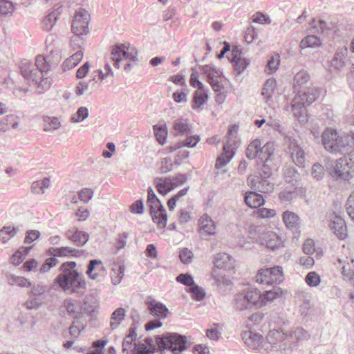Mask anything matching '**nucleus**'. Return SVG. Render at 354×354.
<instances>
[{"mask_svg": "<svg viewBox=\"0 0 354 354\" xmlns=\"http://www.w3.org/2000/svg\"><path fill=\"white\" fill-rule=\"evenodd\" d=\"M75 268L76 263L73 261L64 263L60 268L62 273L55 278L53 284L58 285L64 291L82 293L86 289V283Z\"/></svg>", "mask_w": 354, "mask_h": 354, "instance_id": "nucleus-1", "label": "nucleus"}, {"mask_svg": "<svg viewBox=\"0 0 354 354\" xmlns=\"http://www.w3.org/2000/svg\"><path fill=\"white\" fill-rule=\"evenodd\" d=\"M320 90L316 87H308L298 92L292 102L294 115L300 122H306L305 106L313 103L319 96Z\"/></svg>", "mask_w": 354, "mask_h": 354, "instance_id": "nucleus-2", "label": "nucleus"}, {"mask_svg": "<svg viewBox=\"0 0 354 354\" xmlns=\"http://www.w3.org/2000/svg\"><path fill=\"white\" fill-rule=\"evenodd\" d=\"M234 303L236 309L240 311L261 308L263 307L261 292L255 288H248L235 295Z\"/></svg>", "mask_w": 354, "mask_h": 354, "instance_id": "nucleus-3", "label": "nucleus"}, {"mask_svg": "<svg viewBox=\"0 0 354 354\" xmlns=\"http://www.w3.org/2000/svg\"><path fill=\"white\" fill-rule=\"evenodd\" d=\"M213 264L212 277L217 285L228 284L230 279L225 272L234 268V261L232 257L226 253L216 254L214 257Z\"/></svg>", "mask_w": 354, "mask_h": 354, "instance_id": "nucleus-4", "label": "nucleus"}, {"mask_svg": "<svg viewBox=\"0 0 354 354\" xmlns=\"http://www.w3.org/2000/svg\"><path fill=\"white\" fill-rule=\"evenodd\" d=\"M238 129L239 127L236 125L230 127L226 140L223 143V152L216 159V169H220L223 168L233 158L236 149L239 145V140L237 138Z\"/></svg>", "mask_w": 354, "mask_h": 354, "instance_id": "nucleus-5", "label": "nucleus"}, {"mask_svg": "<svg viewBox=\"0 0 354 354\" xmlns=\"http://www.w3.org/2000/svg\"><path fill=\"white\" fill-rule=\"evenodd\" d=\"M138 52L136 48L129 43L117 44L113 46L111 59L113 62V65L118 68L122 62H127L124 65V70L129 71L131 65L129 62L137 60Z\"/></svg>", "mask_w": 354, "mask_h": 354, "instance_id": "nucleus-6", "label": "nucleus"}, {"mask_svg": "<svg viewBox=\"0 0 354 354\" xmlns=\"http://www.w3.org/2000/svg\"><path fill=\"white\" fill-rule=\"evenodd\" d=\"M322 143L326 151L331 153H342L348 145V136L332 129H326L322 133Z\"/></svg>", "mask_w": 354, "mask_h": 354, "instance_id": "nucleus-7", "label": "nucleus"}, {"mask_svg": "<svg viewBox=\"0 0 354 354\" xmlns=\"http://www.w3.org/2000/svg\"><path fill=\"white\" fill-rule=\"evenodd\" d=\"M187 338L178 333H167L156 338V343L160 351L170 350L174 353L186 349Z\"/></svg>", "mask_w": 354, "mask_h": 354, "instance_id": "nucleus-8", "label": "nucleus"}, {"mask_svg": "<svg viewBox=\"0 0 354 354\" xmlns=\"http://www.w3.org/2000/svg\"><path fill=\"white\" fill-rule=\"evenodd\" d=\"M147 201L150 206V212L153 222L160 228L165 227L167 221L166 211L151 187L148 189Z\"/></svg>", "mask_w": 354, "mask_h": 354, "instance_id": "nucleus-9", "label": "nucleus"}, {"mask_svg": "<svg viewBox=\"0 0 354 354\" xmlns=\"http://www.w3.org/2000/svg\"><path fill=\"white\" fill-rule=\"evenodd\" d=\"M326 169L330 178L339 183L348 182L353 177L345 158H340L332 162Z\"/></svg>", "mask_w": 354, "mask_h": 354, "instance_id": "nucleus-10", "label": "nucleus"}, {"mask_svg": "<svg viewBox=\"0 0 354 354\" xmlns=\"http://www.w3.org/2000/svg\"><path fill=\"white\" fill-rule=\"evenodd\" d=\"M255 278L257 283L262 284L279 283L284 279L283 268L279 266L270 268H261L259 270Z\"/></svg>", "mask_w": 354, "mask_h": 354, "instance_id": "nucleus-11", "label": "nucleus"}, {"mask_svg": "<svg viewBox=\"0 0 354 354\" xmlns=\"http://www.w3.org/2000/svg\"><path fill=\"white\" fill-rule=\"evenodd\" d=\"M306 338V332L303 329L291 330L289 333H285V337L281 344V351L288 354L296 351L299 347L301 342Z\"/></svg>", "mask_w": 354, "mask_h": 354, "instance_id": "nucleus-12", "label": "nucleus"}, {"mask_svg": "<svg viewBox=\"0 0 354 354\" xmlns=\"http://www.w3.org/2000/svg\"><path fill=\"white\" fill-rule=\"evenodd\" d=\"M242 339L247 346L257 351V353H261L269 350V346L265 343L263 336L259 333L247 330L243 333Z\"/></svg>", "mask_w": 354, "mask_h": 354, "instance_id": "nucleus-13", "label": "nucleus"}, {"mask_svg": "<svg viewBox=\"0 0 354 354\" xmlns=\"http://www.w3.org/2000/svg\"><path fill=\"white\" fill-rule=\"evenodd\" d=\"M260 241L263 245L274 250L283 247L286 239L281 233H277L272 230H266L261 234Z\"/></svg>", "mask_w": 354, "mask_h": 354, "instance_id": "nucleus-14", "label": "nucleus"}, {"mask_svg": "<svg viewBox=\"0 0 354 354\" xmlns=\"http://www.w3.org/2000/svg\"><path fill=\"white\" fill-rule=\"evenodd\" d=\"M89 15L84 10L77 12L72 21V31L75 35H85L88 33Z\"/></svg>", "mask_w": 354, "mask_h": 354, "instance_id": "nucleus-15", "label": "nucleus"}, {"mask_svg": "<svg viewBox=\"0 0 354 354\" xmlns=\"http://www.w3.org/2000/svg\"><path fill=\"white\" fill-rule=\"evenodd\" d=\"M202 71L212 89L215 92H221L223 88L222 72L216 67L210 65L203 66Z\"/></svg>", "mask_w": 354, "mask_h": 354, "instance_id": "nucleus-16", "label": "nucleus"}, {"mask_svg": "<svg viewBox=\"0 0 354 354\" xmlns=\"http://www.w3.org/2000/svg\"><path fill=\"white\" fill-rule=\"evenodd\" d=\"M329 227L333 232L340 239L346 236V225L344 219L333 212L328 215Z\"/></svg>", "mask_w": 354, "mask_h": 354, "instance_id": "nucleus-17", "label": "nucleus"}, {"mask_svg": "<svg viewBox=\"0 0 354 354\" xmlns=\"http://www.w3.org/2000/svg\"><path fill=\"white\" fill-rule=\"evenodd\" d=\"M288 153L292 162L300 167L305 165V152L302 147L295 140H290L288 143Z\"/></svg>", "mask_w": 354, "mask_h": 354, "instance_id": "nucleus-18", "label": "nucleus"}, {"mask_svg": "<svg viewBox=\"0 0 354 354\" xmlns=\"http://www.w3.org/2000/svg\"><path fill=\"white\" fill-rule=\"evenodd\" d=\"M247 183L250 188L264 193L271 192L274 187L269 178H261V180H259L252 175L248 176Z\"/></svg>", "mask_w": 354, "mask_h": 354, "instance_id": "nucleus-19", "label": "nucleus"}, {"mask_svg": "<svg viewBox=\"0 0 354 354\" xmlns=\"http://www.w3.org/2000/svg\"><path fill=\"white\" fill-rule=\"evenodd\" d=\"M285 333L278 330H270L266 337V344L269 346V350L280 351Z\"/></svg>", "mask_w": 354, "mask_h": 354, "instance_id": "nucleus-20", "label": "nucleus"}, {"mask_svg": "<svg viewBox=\"0 0 354 354\" xmlns=\"http://www.w3.org/2000/svg\"><path fill=\"white\" fill-rule=\"evenodd\" d=\"M105 272L106 269L102 261L93 259L89 261L86 274L91 279L99 280V278L103 277Z\"/></svg>", "mask_w": 354, "mask_h": 354, "instance_id": "nucleus-21", "label": "nucleus"}, {"mask_svg": "<svg viewBox=\"0 0 354 354\" xmlns=\"http://www.w3.org/2000/svg\"><path fill=\"white\" fill-rule=\"evenodd\" d=\"M137 333L136 328H130L129 333L124 337L122 342L123 354H134L138 343L136 342Z\"/></svg>", "mask_w": 354, "mask_h": 354, "instance_id": "nucleus-22", "label": "nucleus"}, {"mask_svg": "<svg viewBox=\"0 0 354 354\" xmlns=\"http://www.w3.org/2000/svg\"><path fill=\"white\" fill-rule=\"evenodd\" d=\"M66 237L77 245H84L89 239V234L86 232L79 230L75 227L71 228L66 232Z\"/></svg>", "mask_w": 354, "mask_h": 354, "instance_id": "nucleus-23", "label": "nucleus"}, {"mask_svg": "<svg viewBox=\"0 0 354 354\" xmlns=\"http://www.w3.org/2000/svg\"><path fill=\"white\" fill-rule=\"evenodd\" d=\"M21 69L24 78L34 83L43 73L33 64L29 62H23Z\"/></svg>", "mask_w": 354, "mask_h": 354, "instance_id": "nucleus-24", "label": "nucleus"}, {"mask_svg": "<svg viewBox=\"0 0 354 354\" xmlns=\"http://www.w3.org/2000/svg\"><path fill=\"white\" fill-rule=\"evenodd\" d=\"M60 59L59 53H56V56L53 59H50L49 56L39 55L37 57L35 66L41 73L48 71L51 66L56 64Z\"/></svg>", "mask_w": 354, "mask_h": 354, "instance_id": "nucleus-25", "label": "nucleus"}, {"mask_svg": "<svg viewBox=\"0 0 354 354\" xmlns=\"http://www.w3.org/2000/svg\"><path fill=\"white\" fill-rule=\"evenodd\" d=\"M187 136V138L185 140H183L182 141L177 142L171 145L169 147V151L174 152V151H176L177 149H179L184 147H190V148L195 147L196 146V145L198 144V142L201 140L200 136L196 135V134H195V135L189 134V136Z\"/></svg>", "mask_w": 354, "mask_h": 354, "instance_id": "nucleus-26", "label": "nucleus"}, {"mask_svg": "<svg viewBox=\"0 0 354 354\" xmlns=\"http://www.w3.org/2000/svg\"><path fill=\"white\" fill-rule=\"evenodd\" d=\"M232 62L235 70L238 73H241L250 65L251 60L241 52L234 51Z\"/></svg>", "mask_w": 354, "mask_h": 354, "instance_id": "nucleus-27", "label": "nucleus"}, {"mask_svg": "<svg viewBox=\"0 0 354 354\" xmlns=\"http://www.w3.org/2000/svg\"><path fill=\"white\" fill-rule=\"evenodd\" d=\"M198 224L202 232L209 235H213L216 233V224L208 215H203L198 221Z\"/></svg>", "mask_w": 354, "mask_h": 354, "instance_id": "nucleus-28", "label": "nucleus"}, {"mask_svg": "<svg viewBox=\"0 0 354 354\" xmlns=\"http://www.w3.org/2000/svg\"><path fill=\"white\" fill-rule=\"evenodd\" d=\"M244 201L246 205L251 208H257L265 203L263 197L255 192H246L245 194Z\"/></svg>", "mask_w": 354, "mask_h": 354, "instance_id": "nucleus-29", "label": "nucleus"}, {"mask_svg": "<svg viewBox=\"0 0 354 354\" xmlns=\"http://www.w3.org/2000/svg\"><path fill=\"white\" fill-rule=\"evenodd\" d=\"M283 221L287 228L297 231L300 225L299 217L292 212L286 211L283 213Z\"/></svg>", "mask_w": 354, "mask_h": 354, "instance_id": "nucleus-30", "label": "nucleus"}, {"mask_svg": "<svg viewBox=\"0 0 354 354\" xmlns=\"http://www.w3.org/2000/svg\"><path fill=\"white\" fill-rule=\"evenodd\" d=\"M148 308L153 316L165 318L168 314L167 308L162 303L152 301L149 304Z\"/></svg>", "mask_w": 354, "mask_h": 354, "instance_id": "nucleus-31", "label": "nucleus"}, {"mask_svg": "<svg viewBox=\"0 0 354 354\" xmlns=\"http://www.w3.org/2000/svg\"><path fill=\"white\" fill-rule=\"evenodd\" d=\"M274 150L275 147L273 142H267L263 147L261 146L259 158L261 162L270 163Z\"/></svg>", "mask_w": 354, "mask_h": 354, "instance_id": "nucleus-32", "label": "nucleus"}, {"mask_svg": "<svg viewBox=\"0 0 354 354\" xmlns=\"http://www.w3.org/2000/svg\"><path fill=\"white\" fill-rule=\"evenodd\" d=\"M173 129L176 134L189 136L192 133L191 127L187 120L177 119L174 120Z\"/></svg>", "mask_w": 354, "mask_h": 354, "instance_id": "nucleus-33", "label": "nucleus"}, {"mask_svg": "<svg viewBox=\"0 0 354 354\" xmlns=\"http://www.w3.org/2000/svg\"><path fill=\"white\" fill-rule=\"evenodd\" d=\"M156 187L159 194L165 196L174 189L171 178H158L156 180Z\"/></svg>", "mask_w": 354, "mask_h": 354, "instance_id": "nucleus-34", "label": "nucleus"}, {"mask_svg": "<svg viewBox=\"0 0 354 354\" xmlns=\"http://www.w3.org/2000/svg\"><path fill=\"white\" fill-rule=\"evenodd\" d=\"M95 77H93L89 82H80L76 86L75 93L80 96L84 94H91L95 87Z\"/></svg>", "mask_w": 354, "mask_h": 354, "instance_id": "nucleus-35", "label": "nucleus"}, {"mask_svg": "<svg viewBox=\"0 0 354 354\" xmlns=\"http://www.w3.org/2000/svg\"><path fill=\"white\" fill-rule=\"evenodd\" d=\"M157 141L161 145L167 142L168 129L165 124H157L153 127Z\"/></svg>", "mask_w": 354, "mask_h": 354, "instance_id": "nucleus-36", "label": "nucleus"}, {"mask_svg": "<svg viewBox=\"0 0 354 354\" xmlns=\"http://www.w3.org/2000/svg\"><path fill=\"white\" fill-rule=\"evenodd\" d=\"M31 247H20L10 257V263L14 266H19L29 254Z\"/></svg>", "mask_w": 354, "mask_h": 354, "instance_id": "nucleus-37", "label": "nucleus"}, {"mask_svg": "<svg viewBox=\"0 0 354 354\" xmlns=\"http://www.w3.org/2000/svg\"><path fill=\"white\" fill-rule=\"evenodd\" d=\"M59 15V12L57 10H54L48 13L42 20V28L46 31L52 30L56 24Z\"/></svg>", "mask_w": 354, "mask_h": 354, "instance_id": "nucleus-38", "label": "nucleus"}, {"mask_svg": "<svg viewBox=\"0 0 354 354\" xmlns=\"http://www.w3.org/2000/svg\"><path fill=\"white\" fill-rule=\"evenodd\" d=\"M284 291L280 288L261 293V300H263V307L268 303L272 302L276 299L280 298L283 295Z\"/></svg>", "mask_w": 354, "mask_h": 354, "instance_id": "nucleus-39", "label": "nucleus"}, {"mask_svg": "<svg viewBox=\"0 0 354 354\" xmlns=\"http://www.w3.org/2000/svg\"><path fill=\"white\" fill-rule=\"evenodd\" d=\"M281 59L279 54L274 53L270 55L265 66V72L268 75L274 73L277 71Z\"/></svg>", "mask_w": 354, "mask_h": 354, "instance_id": "nucleus-40", "label": "nucleus"}, {"mask_svg": "<svg viewBox=\"0 0 354 354\" xmlns=\"http://www.w3.org/2000/svg\"><path fill=\"white\" fill-rule=\"evenodd\" d=\"M124 275V266L119 264H114L112 266L110 277L111 282L113 285H118L121 281Z\"/></svg>", "mask_w": 354, "mask_h": 354, "instance_id": "nucleus-41", "label": "nucleus"}, {"mask_svg": "<svg viewBox=\"0 0 354 354\" xmlns=\"http://www.w3.org/2000/svg\"><path fill=\"white\" fill-rule=\"evenodd\" d=\"M17 228L14 226H3L0 230V241L1 242V243H7L9 240H10L17 234Z\"/></svg>", "mask_w": 354, "mask_h": 354, "instance_id": "nucleus-42", "label": "nucleus"}, {"mask_svg": "<svg viewBox=\"0 0 354 354\" xmlns=\"http://www.w3.org/2000/svg\"><path fill=\"white\" fill-rule=\"evenodd\" d=\"M6 278L8 284L11 286H17L21 288H24L28 287V285H31V281L22 276L8 274Z\"/></svg>", "mask_w": 354, "mask_h": 354, "instance_id": "nucleus-43", "label": "nucleus"}, {"mask_svg": "<svg viewBox=\"0 0 354 354\" xmlns=\"http://www.w3.org/2000/svg\"><path fill=\"white\" fill-rule=\"evenodd\" d=\"M84 53L82 50H77L73 53L70 57L67 58L64 64L63 68L64 71L70 70L77 65L82 60Z\"/></svg>", "mask_w": 354, "mask_h": 354, "instance_id": "nucleus-44", "label": "nucleus"}, {"mask_svg": "<svg viewBox=\"0 0 354 354\" xmlns=\"http://www.w3.org/2000/svg\"><path fill=\"white\" fill-rule=\"evenodd\" d=\"M125 317V310L122 308L116 309L111 317L110 326L112 329L117 328Z\"/></svg>", "mask_w": 354, "mask_h": 354, "instance_id": "nucleus-45", "label": "nucleus"}, {"mask_svg": "<svg viewBox=\"0 0 354 354\" xmlns=\"http://www.w3.org/2000/svg\"><path fill=\"white\" fill-rule=\"evenodd\" d=\"M77 251L75 249L69 247H63L60 248H51L48 250L50 255L53 257H66V256H74Z\"/></svg>", "mask_w": 354, "mask_h": 354, "instance_id": "nucleus-46", "label": "nucleus"}, {"mask_svg": "<svg viewBox=\"0 0 354 354\" xmlns=\"http://www.w3.org/2000/svg\"><path fill=\"white\" fill-rule=\"evenodd\" d=\"M208 99L207 92H201V91H196L194 93V100L192 108L194 110H198L206 103Z\"/></svg>", "mask_w": 354, "mask_h": 354, "instance_id": "nucleus-47", "label": "nucleus"}, {"mask_svg": "<svg viewBox=\"0 0 354 354\" xmlns=\"http://www.w3.org/2000/svg\"><path fill=\"white\" fill-rule=\"evenodd\" d=\"M276 80L273 78H270L265 82L262 91V95L265 97L267 102L271 100L272 94L276 88Z\"/></svg>", "mask_w": 354, "mask_h": 354, "instance_id": "nucleus-48", "label": "nucleus"}, {"mask_svg": "<svg viewBox=\"0 0 354 354\" xmlns=\"http://www.w3.org/2000/svg\"><path fill=\"white\" fill-rule=\"evenodd\" d=\"M28 287L30 288L29 293L31 296L41 297L44 299L47 292V286L31 282V285H28Z\"/></svg>", "mask_w": 354, "mask_h": 354, "instance_id": "nucleus-49", "label": "nucleus"}, {"mask_svg": "<svg viewBox=\"0 0 354 354\" xmlns=\"http://www.w3.org/2000/svg\"><path fill=\"white\" fill-rule=\"evenodd\" d=\"M261 145L259 140L252 141L246 149V156L250 159H254L257 155L259 156Z\"/></svg>", "mask_w": 354, "mask_h": 354, "instance_id": "nucleus-50", "label": "nucleus"}, {"mask_svg": "<svg viewBox=\"0 0 354 354\" xmlns=\"http://www.w3.org/2000/svg\"><path fill=\"white\" fill-rule=\"evenodd\" d=\"M51 83V80L48 77H45L42 73L35 82L37 84V92L38 93H44L50 88Z\"/></svg>", "mask_w": 354, "mask_h": 354, "instance_id": "nucleus-51", "label": "nucleus"}, {"mask_svg": "<svg viewBox=\"0 0 354 354\" xmlns=\"http://www.w3.org/2000/svg\"><path fill=\"white\" fill-rule=\"evenodd\" d=\"M16 8V4L9 0H0V14L2 16L12 15Z\"/></svg>", "mask_w": 354, "mask_h": 354, "instance_id": "nucleus-52", "label": "nucleus"}, {"mask_svg": "<svg viewBox=\"0 0 354 354\" xmlns=\"http://www.w3.org/2000/svg\"><path fill=\"white\" fill-rule=\"evenodd\" d=\"M44 127L46 131H50L58 129L61 126V122L57 118L55 117H44Z\"/></svg>", "mask_w": 354, "mask_h": 354, "instance_id": "nucleus-53", "label": "nucleus"}, {"mask_svg": "<svg viewBox=\"0 0 354 354\" xmlns=\"http://www.w3.org/2000/svg\"><path fill=\"white\" fill-rule=\"evenodd\" d=\"M321 45L320 39L315 35H308L300 43L301 48H315Z\"/></svg>", "mask_w": 354, "mask_h": 354, "instance_id": "nucleus-54", "label": "nucleus"}, {"mask_svg": "<svg viewBox=\"0 0 354 354\" xmlns=\"http://www.w3.org/2000/svg\"><path fill=\"white\" fill-rule=\"evenodd\" d=\"M44 303L43 298L32 297L30 295L29 298L24 302V306L28 310H37Z\"/></svg>", "mask_w": 354, "mask_h": 354, "instance_id": "nucleus-55", "label": "nucleus"}, {"mask_svg": "<svg viewBox=\"0 0 354 354\" xmlns=\"http://www.w3.org/2000/svg\"><path fill=\"white\" fill-rule=\"evenodd\" d=\"M346 52V48H342L341 50L336 52L334 58L331 61V65L336 68H339L342 67L344 62Z\"/></svg>", "mask_w": 354, "mask_h": 354, "instance_id": "nucleus-56", "label": "nucleus"}, {"mask_svg": "<svg viewBox=\"0 0 354 354\" xmlns=\"http://www.w3.org/2000/svg\"><path fill=\"white\" fill-rule=\"evenodd\" d=\"M89 111L88 108L80 106L77 111L71 116V121L73 123H80L88 117Z\"/></svg>", "mask_w": 354, "mask_h": 354, "instance_id": "nucleus-57", "label": "nucleus"}, {"mask_svg": "<svg viewBox=\"0 0 354 354\" xmlns=\"http://www.w3.org/2000/svg\"><path fill=\"white\" fill-rule=\"evenodd\" d=\"M82 35H75L71 37L70 46L73 51L82 50L84 45V39Z\"/></svg>", "mask_w": 354, "mask_h": 354, "instance_id": "nucleus-58", "label": "nucleus"}, {"mask_svg": "<svg viewBox=\"0 0 354 354\" xmlns=\"http://www.w3.org/2000/svg\"><path fill=\"white\" fill-rule=\"evenodd\" d=\"M153 351L154 347L145 341L144 343H138L134 354H151Z\"/></svg>", "mask_w": 354, "mask_h": 354, "instance_id": "nucleus-59", "label": "nucleus"}, {"mask_svg": "<svg viewBox=\"0 0 354 354\" xmlns=\"http://www.w3.org/2000/svg\"><path fill=\"white\" fill-rule=\"evenodd\" d=\"M58 261L55 257H50L46 259L44 263L38 269L40 274H44L48 272L53 267L55 266Z\"/></svg>", "mask_w": 354, "mask_h": 354, "instance_id": "nucleus-60", "label": "nucleus"}, {"mask_svg": "<svg viewBox=\"0 0 354 354\" xmlns=\"http://www.w3.org/2000/svg\"><path fill=\"white\" fill-rule=\"evenodd\" d=\"M256 215L261 218H271L276 216L277 212L273 209L259 208L256 211Z\"/></svg>", "mask_w": 354, "mask_h": 354, "instance_id": "nucleus-61", "label": "nucleus"}, {"mask_svg": "<svg viewBox=\"0 0 354 354\" xmlns=\"http://www.w3.org/2000/svg\"><path fill=\"white\" fill-rule=\"evenodd\" d=\"M309 75L307 72L301 71L298 72L294 78V85L301 86L308 82Z\"/></svg>", "mask_w": 354, "mask_h": 354, "instance_id": "nucleus-62", "label": "nucleus"}, {"mask_svg": "<svg viewBox=\"0 0 354 354\" xmlns=\"http://www.w3.org/2000/svg\"><path fill=\"white\" fill-rule=\"evenodd\" d=\"M306 282L311 287H315L320 283V277L315 272H310L306 277Z\"/></svg>", "mask_w": 354, "mask_h": 354, "instance_id": "nucleus-63", "label": "nucleus"}, {"mask_svg": "<svg viewBox=\"0 0 354 354\" xmlns=\"http://www.w3.org/2000/svg\"><path fill=\"white\" fill-rule=\"evenodd\" d=\"M346 206L348 216L351 219L354 220V190L349 196Z\"/></svg>", "mask_w": 354, "mask_h": 354, "instance_id": "nucleus-64", "label": "nucleus"}]
</instances>
